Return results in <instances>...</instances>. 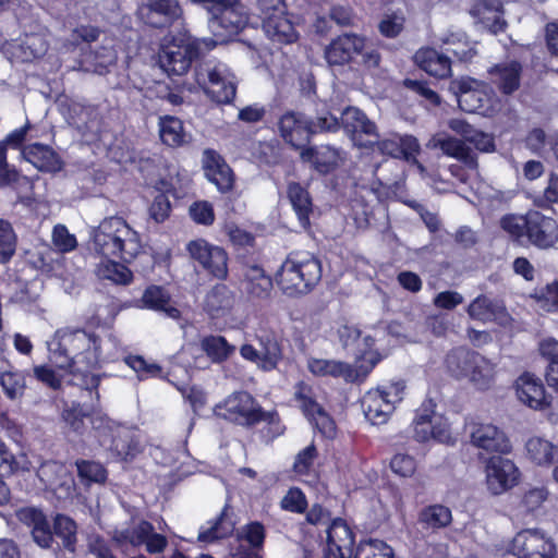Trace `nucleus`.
Returning <instances> with one entry per match:
<instances>
[{
	"mask_svg": "<svg viewBox=\"0 0 558 558\" xmlns=\"http://www.w3.org/2000/svg\"><path fill=\"white\" fill-rule=\"evenodd\" d=\"M56 348L50 349L51 362L62 371L81 377L82 387L99 399L101 376L93 373L99 367L101 338L85 328L65 327L56 331Z\"/></svg>",
	"mask_w": 558,
	"mask_h": 558,
	"instance_id": "1",
	"label": "nucleus"
},
{
	"mask_svg": "<svg viewBox=\"0 0 558 558\" xmlns=\"http://www.w3.org/2000/svg\"><path fill=\"white\" fill-rule=\"evenodd\" d=\"M217 414L236 426L255 430L260 442L271 445L286 433V425L276 409L266 410L248 391L229 395L215 408Z\"/></svg>",
	"mask_w": 558,
	"mask_h": 558,
	"instance_id": "2",
	"label": "nucleus"
},
{
	"mask_svg": "<svg viewBox=\"0 0 558 558\" xmlns=\"http://www.w3.org/2000/svg\"><path fill=\"white\" fill-rule=\"evenodd\" d=\"M343 347L353 348L355 357V369L345 362L313 359L308 362V369L316 376L342 377L348 381H353L357 377H366L374 367L381 361V354L375 349V339L365 335L357 328L344 327L341 333Z\"/></svg>",
	"mask_w": 558,
	"mask_h": 558,
	"instance_id": "3",
	"label": "nucleus"
},
{
	"mask_svg": "<svg viewBox=\"0 0 558 558\" xmlns=\"http://www.w3.org/2000/svg\"><path fill=\"white\" fill-rule=\"evenodd\" d=\"M94 250L105 258L131 263L142 248L140 234L122 217L105 218L93 236Z\"/></svg>",
	"mask_w": 558,
	"mask_h": 558,
	"instance_id": "4",
	"label": "nucleus"
},
{
	"mask_svg": "<svg viewBox=\"0 0 558 558\" xmlns=\"http://www.w3.org/2000/svg\"><path fill=\"white\" fill-rule=\"evenodd\" d=\"M320 260L308 252H290L275 272V281L283 294L300 296L310 293L320 281Z\"/></svg>",
	"mask_w": 558,
	"mask_h": 558,
	"instance_id": "5",
	"label": "nucleus"
},
{
	"mask_svg": "<svg viewBox=\"0 0 558 558\" xmlns=\"http://www.w3.org/2000/svg\"><path fill=\"white\" fill-rule=\"evenodd\" d=\"M501 227L513 238L525 236L529 243L539 248L551 247L558 241L557 221L537 210L521 216L506 215L501 218Z\"/></svg>",
	"mask_w": 558,
	"mask_h": 558,
	"instance_id": "6",
	"label": "nucleus"
},
{
	"mask_svg": "<svg viewBox=\"0 0 558 558\" xmlns=\"http://www.w3.org/2000/svg\"><path fill=\"white\" fill-rule=\"evenodd\" d=\"M445 364L452 377L469 378L480 389H488L494 381L495 365L466 347L451 349L446 355Z\"/></svg>",
	"mask_w": 558,
	"mask_h": 558,
	"instance_id": "7",
	"label": "nucleus"
},
{
	"mask_svg": "<svg viewBox=\"0 0 558 558\" xmlns=\"http://www.w3.org/2000/svg\"><path fill=\"white\" fill-rule=\"evenodd\" d=\"M202 54L201 43L189 34L163 37L158 51L160 66L170 75H183L192 66L198 63Z\"/></svg>",
	"mask_w": 558,
	"mask_h": 558,
	"instance_id": "8",
	"label": "nucleus"
},
{
	"mask_svg": "<svg viewBox=\"0 0 558 558\" xmlns=\"http://www.w3.org/2000/svg\"><path fill=\"white\" fill-rule=\"evenodd\" d=\"M93 433L98 444L119 460L131 461L140 452L138 440L133 432L108 415L95 416Z\"/></svg>",
	"mask_w": 558,
	"mask_h": 558,
	"instance_id": "9",
	"label": "nucleus"
},
{
	"mask_svg": "<svg viewBox=\"0 0 558 558\" xmlns=\"http://www.w3.org/2000/svg\"><path fill=\"white\" fill-rule=\"evenodd\" d=\"M405 388V381L398 379L369 389L361 400L365 417L373 425L387 423L396 404L403 400Z\"/></svg>",
	"mask_w": 558,
	"mask_h": 558,
	"instance_id": "10",
	"label": "nucleus"
},
{
	"mask_svg": "<svg viewBox=\"0 0 558 558\" xmlns=\"http://www.w3.org/2000/svg\"><path fill=\"white\" fill-rule=\"evenodd\" d=\"M257 9L263 28L272 41L283 45L298 41L300 35L286 0H257Z\"/></svg>",
	"mask_w": 558,
	"mask_h": 558,
	"instance_id": "11",
	"label": "nucleus"
},
{
	"mask_svg": "<svg viewBox=\"0 0 558 558\" xmlns=\"http://www.w3.org/2000/svg\"><path fill=\"white\" fill-rule=\"evenodd\" d=\"M197 88L219 105L231 104L236 95V85L223 76L213 61H201L193 68Z\"/></svg>",
	"mask_w": 558,
	"mask_h": 558,
	"instance_id": "12",
	"label": "nucleus"
},
{
	"mask_svg": "<svg viewBox=\"0 0 558 558\" xmlns=\"http://www.w3.org/2000/svg\"><path fill=\"white\" fill-rule=\"evenodd\" d=\"M508 551L517 558H557L554 539L539 529H523L515 533Z\"/></svg>",
	"mask_w": 558,
	"mask_h": 558,
	"instance_id": "13",
	"label": "nucleus"
},
{
	"mask_svg": "<svg viewBox=\"0 0 558 558\" xmlns=\"http://www.w3.org/2000/svg\"><path fill=\"white\" fill-rule=\"evenodd\" d=\"M186 251L209 277L218 280L228 278L229 256L225 248L213 245L205 239H196L186 244Z\"/></svg>",
	"mask_w": 558,
	"mask_h": 558,
	"instance_id": "14",
	"label": "nucleus"
},
{
	"mask_svg": "<svg viewBox=\"0 0 558 558\" xmlns=\"http://www.w3.org/2000/svg\"><path fill=\"white\" fill-rule=\"evenodd\" d=\"M356 533L349 522L337 517L330 520L326 529V558H352Z\"/></svg>",
	"mask_w": 558,
	"mask_h": 558,
	"instance_id": "15",
	"label": "nucleus"
},
{
	"mask_svg": "<svg viewBox=\"0 0 558 558\" xmlns=\"http://www.w3.org/2000/svg\"><path fill=\"white\" fill-rule=\"evenodd\" d=\"M341 128L359 147L373 148L375 142H377L378 132L376 124L356 107H347L341 112Z\"/></svg>",
	"mask_w": 558,
	"mask_h": 558,
	"instance_id": "16",
	"label": "nucleus"
},
{
	"mask_svg": "<svg viewBox=\"0 0 558 558\" xmlns=\"http://www.w3.org/2000/svg\"><path fill=\"white\" fill-rule=\"evenodd\" d=\"M230 2V5L209 17V27L213 34L221 40L239 35L246 27L250 20L241 0Z\"/></svg>",
	"mask_w": 558,
	"mask_h": 558,
	"instance_id": "17",
	"label": "nucleus"
},
{
	"mask_svg": "<svg viewBox=\"0 0 558 558\" xmlns=\"http://www.w3.org/2000/svg\"><path fill=\"white\" fill-rule=\"evenodd\" d=\"M278 130L283 142L300 151L308 146L314 135L311 119L295 111H287L280 117Z\"/></svg>",
	"mask_w": 558,
	"mask_h": 558,
	"instance_id": "18",
	"label": "nucleus"
},
{
	"mask_svg": "<svg viewBox=\"0 0 558 558\" xmlns=\"http://www.w3.org/2000/svg\"><path fill=\"white\" fill-rule=\"evenodd\" d=\"M518 400L534 411H545L553 404L541 378L530 372L522 373L514 381Z\"/></svg>",
	"mask_w": 558,
	"mask_h": 558,
	"instance_id": "19",
	"label": "nucleus"
},
{
	"mask_svg": "<svg viewBox=\"0 0 558 558\" xmlns=\"http://www.w3.org/2000/svg\"><path fill=\"white\" fill-rule=\"evenodd\" d=\"M520 476L514 462L500 454L492 456L486 463V482L494 495H499L517 485Z\"/></svg>",
	"mask_w": 558,
	"mask_h": 558,
	"instance_id": "20",
	"label": "nucleus"
},
{
	"mask_svg": "<svg viewBox=\"0 0 558 558\" xmlns=\"http://www.w3.org/2000/svg\"><path fill=\"white\" fill-rule=\"evenodd\" d=\"M365 38L354 33H345L333 38L325 49L329 65H345L362 54Z\"/></svg>",
	"mask_w": 558,
	"mask_h": 558,
	"instance_id": "21",
	"label": "nucleus"
},
{
	"mask_svg": "<svg viewBox=\"0 0 558 558\" xmlns=\"http://www.w3.org/2000/svg\"><path fill=\"white\" fill-rule=\"evenodd\" d=\"M470 438L473 446L487 452L508 453L512 448L505 432L490 423H474Z\"/></svg>",
	"mask_w": 558,
	"mask_h": 558,
	"instance_id": "22",
	"label": "nucleus"
},
{
	"mask_svg": "<svg viewBox=\"0 0 558 558\" xmlns=\"http://www.w3.org/2000/svg\"><path fill=\"white\" fill-rule=\"evenodd\" d=\"M143 10L145 23L160 29L171 27L183 16V9L178 0H148Z\"/></svg>",
	"mask_w": 558,
	"mask_h": 558,
	"instance_id": "23",
	"label": "nucleus"
},
{
	"mask_svg": "<svg viewBox=\"0 0 558 558\" xmlns=\"http://www.w3.org/2000/svg\"><path fill=\"white\" fill-rule=\"evenodd\" d=\"M203 168L206 178L214 183L221 193H227L233 189L235 182L234 173L218 151L213 148H206L204 150Z\"/></svg>",
	"mask_w": 558,
	"mask_h": 558,
	"instance_id": "24",
	"label": "nucleus"
},
{
	"mask_svg": "<svg viewBox=\"0 0 558 558\" xmlns=\"http://www.w3.org/2000/svg\"><path fill=\"white\" fill-rule=\"evenodd\" d=\"M16 519L31 529L34 542L41 548L52 545V531L47 515L39 508L27 506L15 511Z\"/></svg>",
	"mask_w": 558,
	"mask_h": 558,
	"instance_id": "25",
	"label": "nucleus"
},
{
	"mask_svg": "<svg viewBox=\"0 0 558 558\" xmlns=\"http://www.w3.org/2000/svg\"><path fill=\"white\" fill-rule=\"evenodd\" d=\"M487 72L492 84L504 96L514 94L521 86L523 65L518 60L496 63Z\"/></svg>",
	"mask_w": 558,
	"mask_h": 558,
	"instance_id": "26",
	"label": "nucleus"
},
{
	"mask_svg": "<svg viewBox=\"0 0 558 558\" xmlns=\"http://www.w3.org/2000/svg\"><path fill=\"white\" fill-rule=\"evenodd\" d=\"M274 280L266 270L256 264L245 265L242 274V287L250 300H268L274 289Z\"/></svg>",
	"mask_w": 558,
	"mask_h": 558,
	"instance_id": "27",
	"label": "nucleus"
},
{
	"mask_svg": "<svg viewBox=\"0 0 558 558\" xmlns=\"http://www.w3.org/2000/svg\"><path fill=\"white\" fill-rule=\"evenodd\" d=\"M300 159L303 163H308L311 169L320 175L333 173L341 162L339 150L328 145L302 148Z\"/></svg>",
	"mask_w": 558,
	"mask_h": 558,
	"instance_id": "28",
	"label": "nucleus"
},
{
	"mask_svg": "<svg viewBox=\"0 0 558 558\" xmlns=\"http://www.w3.org/2000/svg\"><path fill=\"white\" fill-rule=\"evenodd\" d=\"M89 395H94V402L90 405H84L78 401H72L70 404H66L61 412V418L63 422L77 435H83L85 433L86 418H88L93 425L95 416L107 415L99 410L100 398L97 400L94 391L89 392Z\"/></svg>",
	"mask_w": 558,
	"mask_h": 558,
	"instance_id": "29",
	"label": "nucleus"
},
{
	"mask_svg": "<svg viewBox=\"0 0 558 558\" xmlns=\"http://www.w3.org/2000/svg\"><path fill=\"white\" fill-rule=\"evenodd\" d=\"M234 304V292L225 283H217L207 292L204 310L210 318L221 319L231 315Z\"/></svg>",
	"mask_w": 558,
	"mask_h": 558,
	"instance_id": "30",
	"label": "nucleus"
},
{
	"mask_svg": "<svg viewBox=\"0 0 558 558\" xmlns=\"http://www.w3.org/2000/svg\"><path fill=\"white\" fill-rule=\"evenodd\" d=\"M378 150L383 155H387L392 158L411 161L416 159V155L420 153V144L416 137L413 135H392L391 137L379 141L377 137Z\"/></svg>",
	"mask_w": 558,
	"mask_h": 558,
	"instance_id": "31",
	"label": "nucleus"
},
{
	"mask_svg": "<svg viewBox=\"0 0 558 558\" xmlns=\"http://www.w3.org/2000/svg\"><path fill=\"white\" fill-rule=\"evenodd\" d=\"M23 156L40 172L56 173L63 167L59 154L49 145L33 143L23 148Z\"/></svg>",
	"mask_w": 558,
	"mask_h": 558,
	"instance_id": "32",
	"label": "nucleus"
},
{
	"mask_svg": "<svg viewBox=\"0 0 558 558\" xmlns=\"http://www.w3.org/2000/svg\"><path fill=\"white\" fill-rule=\"evenodd\" d=\"M414 59L420 69L430 76L447 78L451 75V59L435 48L426 47L417 50Z\"/></svg>",
	"mask_w": 558,
	"mask_h": 558,
	"instance_id": "33",
	"label": "nucleus"
},
{
	"mask_svg": "<svg viewBox=\"0 0 558 558\" xmlns=\"http://www.w3.org/2000/svg\"><path fill=\"white\" fill-rule=\"evenodd\" d=\"M466 312L472 319L488 323L507 315V308L501 300L486 294L477 295L468 306Z\"/></svg>",
	"mask_w": 558,
	"mask_h": 558,
	"instance_id": "34",
	"label": "nucleus"
},
{
	"mask_svg": "<svg viewBox=\"0 0 558 558\" xmlns=\"http://www.w3.org/2000/svg\"><path fill=\"white\" fill-rule=\"evenodd\" d=\"M159 137L163 145L178 148L190 143L191 136L185 131L183 121L175 116H161L158 120Z\"/></svg>",
	"mask_w": 558,
	"mask_h": 558,
	"instance_id": "35",
	"label": "nucleus"
},
{
	"mask_svg": "<svg viewBox=\"0 0 558 558\" xmlns=\"http://www.w3.org/2000/svg\"><path fill=\"white\" fill-rule=\"evenodd\" d=\"M417 523L423 530L436 533L452 523L451 509L441 504L425 506L417 513Z\"/></svg>",
	"mask_w": 558,
	"mask_h": 558,
	"instance_id": "36",
	"label": "nucleus"
},
{
	"mask_svg": "<svg viewBox=\"0 0 558 558\" xmlns=\"http://www.w3.org/2000/svg\"><path fill=\"white\" fill-rule=\"evenodd\" d=\"M140 307L156 312H163L171 318H178L180 311L170 304L171 296L161 286H148L140 300Z\"/></svg>",
	"mask_w": 558,
	"mask_h": 558,
	"instance_id": "37",
	"label": "nucleus"
},
{
	"mask_svg": "<svg viewBox=\"0 0 558 558\" xmlns=\"http://www.w3.org/2000/svg\"><path fill=\"white\" fill-rule=\"evenodd\" d=\"M525 450L527 458L536 465L549 468L558 461V446L543 437L529 438Z\"/></svg>",
	"mask_w": 558,
	"mask_h": 558,
	"instance_id": "38",
	"label": "nucleus"
},
{
	"mask_svg": "<svg viewBox=\"0 0 558 558\" xmlns=\"http://www.w3.org/2000/svg\"><path fill=\"white\" fill-rule=\"evenodd\" d=\"M465 142V140L447 136L438 141V146L445 155L459 160L466 168L475 170L478 167L477 155Z\"/></svg>",
	"mask_w": 558,
	"mask_h": 558,
	"instance_id": "39",
	"label": "nucleus"
},
{
	"mask_svg": "<svg viewBox=\"0 0 558 558\" xmlns=\"http://www.w3.org/2000/svg\"><path fill=\"white\" fill-rule=\"evenodd\" d=\"M288 197L302 227L310 226V217L313 213V203L308 191L299 182H291L288 185Z\"/></svg>",
	"mask_w": 558,
	"mask_h": 558,
	"instance_id": "40",
	"label": "nucleus"
},
{
	"mask_svg": "<svg viewBox=\"0 0 558 558\" xmlns=\"http://www.w3.org/2000/svg\"><path fill=\"white\" fill-rule=\"evenodd\" d=\"M451 129L460 133L463 138L481 153H493L496 149L495 140L490 134L475 130L464 121H453Z\"/></svg>",
	"mask_w": 558,
	"mask_h": 558,
	"instance_id": "41",
	"label": "nucleus"
},
{
	"mask_svg": "<svg viewBox=\"0 0 558 558\" xmlns=\"http://www.w3.org/2000/svg\"><path fill=\"white\" fill-rule=\"evenodd\" d=\"M340 120L335 108L326 101L316 105L315 119H311L313 133H336L340 130Z\"/></svg>",
	"mask_w": 558,
	"mask_h": 558,
	"instance_id": "42",
	"label": "nucleus"
},
{
	"mask_svg": "<svg viewBox=\"0 0 558 558\" xmlns=\"http://www.w3.org/2000/svg\"><path fill=\"white\" fill-rule=\"evenodd\" d=\"M52 536L56 535L61 539L64 549L74 553L77 543V524L76 522L62 513H58L53 519Z\"/></svg>",
	"mask_w": 558,
	"mask_h": 558,
	"instance_id": "43",
	"label": "nucleus"
},
{
	"mask_svg": "<svg viewBox=\"0 0 558 558\" xmlns=\"http://www.w3.org/2000/svg\"><path fill=\"white\" fill-rule=\"evenodd\" d=\"M154 530V525L149 521L141 520L138 524L132 529L117 531L112 536V541L118 547H122L125 544L137 547L144 544L148 533Z\"/></svg>",
	"mask_w": 558,
	"mask_h": 558,
	"instance_id": "44",
	"label": "nucleus"
},
{
	"mask_svg": "<svg viewBox=\"0 0 558 558\" xmlns=\"http://www.w3.org/2000/svg\"><path fill=\"white\" fill-rule=\"evenodd\" d=\"M201 348L215 363L225 362L234 351V347L225 337L214 335L205 336L201 340Z\"/></svg>",
	"mask_w": 558,
	"mask_h": 558,
	"instance_id": "45",
	"label": "nucleus"
},
{
	"mask_svg": "<svg viewBox=\"0 0 558 558\" xmlns=\"http://www.w3.org/2000/svg\"><path fill=\"white\" fill-rule=\"evenodd\" d=\"M266 535V527L262 522L250 521L241 527L238 538L248 545L247 550L259 554L264 549Z\"/></svg>",
	"mask_w": 558,
	"mask_h": 558,
	"instance_id": "46",
	"label": "nucleus"
},
{
	"mask_svg": "<svg viewBox=\"0 0 558 558\" xmlns=\"http://www.w3.org/2000/svg\"><path fill=\"white\" fill-rule=\"evenodd\" d=\"M294 398L299 402L303 414L308 418H315V415L323 411V407L316 401L314 389L307 383L301 380L295 386Z\"/></svg>",
	"mask_w": 558,
	"mask_h": 558,
	"instance_id": "47",
	"label": "nucleus"
},
{
	"mask_svg": "<svg viewBox=\"0 0 558 558\" xmlns=\"http://www.w3.org/2000/svg\"><path fill=\"white\" fill-rule=\"evenodd\" d=\"M98 270V275L102 279L112 281L116 284L128 286L133 281V272L125 265L113 260V258H107Z\"/></svg>",
	"mask_w": 558,
	"mask_h": 558,
	"instance_id": "48",
	"label": "nucleus"
},
{
	"mask_svg": "<svg viewBox=\"0 0 558 558\" xmlns=\"http://www.w3.org/2000/svg\"><path fill=\"white\" fill-rule=\"evenodd\" d=\"M0 386L10 400L24 395L26 389L25 375L20 371H7L0 374Z\"/></svg>",
	"mask_w": 558,
	"mask_h": 558,
	"instance_id": "49",
	"label": "nucleus"
},
{
	"mask_svg": "<svg viewBox=\"0 0 558 558\" xmlns=\"http://www.w3.org/2000/svg\"><path fill=\"white\" fill-rule=\"evenodd\" d=\"M77 475L83 483H105L108 477L106 468L96 461L80 459L75 462Z\"/></svg>",
	"mask_w": 558,
	"mask_h": 558,
	"instance_id": "50",
	"label": "nucleus"
},
{
	"mask_svg": "<svg viewBox=\"0 0 558 558\" xmlns=\"http://www.w3.org/2000/svg\"><path fill=\"white\" fill-rule=\"evenodd\" d=\"M125 364L131 367L140 380L163 378V369L157 363H148L142 355H128Z\"/></svg>",
	"mask_w": 558,
	"mask_h": 558,
	"instance_id": "51",
	"label": "nucleus"
},
{
	"mask_svg": "<svg viewBox=\"0 0 558 558\" xmlns=\"http://www.w3.org/2000/svg\"><path fill=\"white\" fill-rule=\"evenodd\" d=\"M16 234L12 225L0 219V263L7 264L11 260L16 251Z\"/></svg>",
	"mask_w": 558,
	"mask_h": 558,
	"instance_id": "52",
	"label": "nucleus"
},
{
	"mask_svg": "<svg viewBox=\"0 0 558 558\" xmlns=\"http://www.w3.org/2000/svg\"><path fill=\"white\" fill-rule=\"evenodd\" d=\"M307 506L308 502L306 496L299 487L289 488L280 501L282 510L299 514L306 512Z\"/></svg>",
	"mask_w": 558,
	"mask_h": 558,
	"instance_id": "53",
	"label": "nucleus"
},
{
	"mask_svg": "<svg viewBox=\"0 0 558 558\" xmlns=\"http://www.w3.org/2000/svg\"><path fill=\"white\" fill-rule=\"evenodd\" d=\"M318 457V451L314 442L299 451L293 462V471L300 475H308L313 469L314 462Z\"/></svg>",
	"mask_w": 558,
	"mask_h": 558,
	"instance_id": "54",
	"label": "nucleus"
},
{
	"mask_svg": "<svg viewBox=\"0 0 558 558\" xmlns=\"http://www.w3.org/2000/svg\"><path fill=\"white\" fill-rule=\"evenodd\" d=\"M118 53L113 47L100 46L92 53V62L95 71L102 74L109 71V68L116 65Z\"/></svg>",
	"mask_w": 558,
	"mask_h": 558,
	"instance_id": "55",
	"label": "nucleus"
},
{
	"mask_svg": "<svg viewBox=\"0 0 558 558\" xmlns=\"http://www.w3.org/2000/svg\"><path fill=\"white\" fill-rule=\"evenodd\" d=\"M537 303L547 312L558 311V281L547 283L533 295Z\"/></svg>",
	"mask_w": 558,
	"mask_h": 558,
	"instance_id": "56",
	"label": "nucleus"
},
{
	"mask_svg": "<svg viewBox=\"0 0 558 558\" xmlns=\"http://www.w3.org/2000/svg\"><path fill=\"white\" fill-rule=\"evenodd\" d=\"M34 378L51 390H60L62 388V376L49 365H35L33 367Z\"/></svg>",
	"mask_w": 558,
	"mask_h": 558,
	"instance_id": "57",
	"label": "nucleus"
},
{
	"mask_svg": "<svg viewBox=\"0 0 558 558\" xmlns=\"http://www.w3.org/2000/svg\"><path fill=\"white\" fill-rule=\"evenodd\" d=\"M189 214L191 219L203 226H211L215 221V211L213 205L207 201H196L190 208Z\"/></svg>",
	"mask_w": 558,
	"mask_h": 558,
	"instance_id": "58",
	"label": "nucleus"
},
{
	"mask_svg": "<svg viewBox=\"0 0 558 558\" xmlns=\"http://www.w3.org/2000/svg\"><path fill=\"white\" fill-rule=\"evenodd\" d=\"M225 512H221L213 522V524L199 531L197 539L201 543L210 544L219 539L227 538L231 534V530H223L222 522Z\"/></svg>",
	"mask_w": 558,
	"mask_h": 558,
	"instance_id": "59",
	"label": "nucleus"
},
{
	"mask_svg": "<svg viewBox=\"0 0 558 558\" xmlns=\"http://www.w3.org/2000/svg\"><path fill=\"white\" fill-rule=\"evenodd\" d=\"M390 470L400 477H410L416 471V461L408 453H396L390 460Z\"/></svg>",
	"mask_w": 558,
	"mask_h": 558,
	"instance_id": "60",
	"label": "nucleus"
},
{
	"mask_svg": "<svg viewBox=\"0 0 558 558\" xmlns=\"http://www.w3.org/2000/svg\"><path fill=\"white\" fill-rule=\"evenodd\" d=\"M172 210L171 203L166 193H158L149 206V217L157 223L166 221Z\"/></svg>",
	"mask_w": 558,
	"mask_h": 558,
	"instance_id": "61",
	"label": "nucleus"
},
{
	"mask_svg": "<svg viewBox=\"0 0 558 558\" xmlns=\"http://www.w3.org/2000/svg\"><path fill=\"white\" fill-rule=\"evenodd\" d=\"M260 352V367L264 371H272L282 357L280 345L276 341H268Z\"/></svg>",
	"mask_w": 558,
	"mask_h": 558,
	"instance_id": "62",
	"label": "nucleus"
},
{
	"mask_svg": "<svg viewBox=\"0 0 558 558\" xmlns=\"http://www.w3.org/2000/svg\"><path fill=\"white\" fill-rule=\"evenodd\" d=\"M403 86L423 97L434 106H439L441 102L440 96L433 90L425 81L405 78L403 81Z\"/></svg>",
	"mask_w": 558,
	"mask_h": 558,
	"instance_id": "63",
	"label": "nucleus"
},
{
	"mask_svg": "<svg viewBox=\"0 0 558 558\" xmlns=\"http://www.w3.org/2000/svg\"><path fill=\"white\" fill-rule=\"evenodd\" d=\"M52 242L59 251L66 253L73 251L77 241L74 234H71L63 225H57L52 232Z\"/></svg>",
	"mask_w": 558,
	"mask_h": 558,
	"instance_id": "64",
	"label": "nucleus"
}]
</instances>
